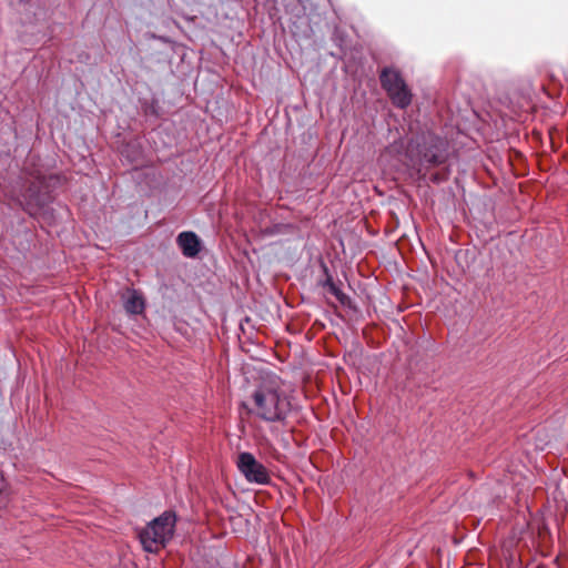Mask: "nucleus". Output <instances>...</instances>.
Segmentation results:
<instances>
[{"instance_id":"obj_9","label":"nucleus","mask_w":568,"mask_h":568,"mask_svg":"<svg viewBox=\"0 0 568 568\" xmlns=\"http://www.w3.org/2000/svg\"><path fill=\"white\" fill-rule=\"evenodd\" d=\"M326 285L328 286L329 292L333 293L339 301L343 300V294L341 293V291L336 287V285L333 282L327 280Z\"/></svg>"},{"instance_id":"obj_1","label":"nucleus","mask_w":568,"mask_h":568,"mask_svg":"<svg viewBox=\"0 0 568 568\" xmlns=\"http://www.w3.org/2000/svg\"><path fill=\"white\" fill-rule=\"evenodd\" d=\"M290 409L283 382L274 375L264 377L252 394L250 413L266 422H277L284 419Z\"/></svg>"},{"instance_id":"obj_5","label":"nucleus","mask_w":568,"mask_h":568,"mask_svg":"<svg viewBox=\"0 0 568 568\" xmlns=\"http://www.w3.org/2000/svg\"><path fill=\"white\" fill-rule=\"evenodd\" d=\"M236 465L247 481L258 485H265L270 481L267 469L251 453H241Z\"/></svg>"},{"instance_id":"obj_8","label":"nucleus","mask_w":568,"mask_h":568,"mask_svg":"<svg viewBox=\"0 0 568 568\" xmlns=\"http://www.w3.org/2000/svg\"><path fill=\"white\" fill-rule=\"evenodd\" d=\"M37 181L39 183V185H36L34 182H32V185L30 186L29 189V197L30 200H36L38 202V192H40V187H42V176L38 175L37 178Z\"/></svg>"},{"instance_id":"obj_3","label":"nucleus","mask_w":568,"mask_h":568,"mask_svg":"<svg viewBox=\"0 0 568 568\" xmlns=\"http://www.w3.org/2000/svg\"><path fill=\"white\" fill-rule=\"evenodd\" d=\"M175 527V516L164 513L153 519L139 532L141 545L145 551L156 552L171 540Z\"/></svg>"},{"instance_id":"obj_4","label":"nucleus","mask_w":568,"mask_h":568,"mask_svg":"<svg viewBox=\"0 0 568 568\" xmlns=\"http://www.w3.org/2000/svg\"><path fill=\"white\" fill-rule=\"evenodd\" d=\"M381 83L394 105L405 109L410 104L412 92L396 69H384L381 73Z\"/></svg>"},{"instance_id":"obj_6","label":"nucleus","mask_w":568,"mask_h":568,"mask_svg":"<svg viewBox=\"0 0 568 568\" xmlns=\"http://www.w3.org/2000/svg\"><path fill=\"white\" fill-rule=\"evenodd\" d=\"M178 245L186 257H195L201 251V241L194 232H182L176 239Z\"/></svg>"},{"instance_id":"obj_7","label":"nucleus","mask_w":568,"mask_h":568,"mask_svg":"<svg viewBox=\"0 0 568 568\" xmlns=\"http://www.w3.org/2000/svg\"><path fill=\"white\" fill-rule=\"evenodd\" d=\"M123 307L126 313L132 315L142 314L145 307L143 296L135 290H125L122 293Z\"/></svg>"},{"instance_id":"obj_2","label":"nucleus","mask_w":568,"mask_h":568,"mask_svg":"<svg viewBox=\"0 0 568 568\" xmlns=\"http://www.w3.org/2000/svg\"><path fill=\"white\" fill-rule=\"evenodd\" d=\"M382 161L387 162L396 170L403 166L420 171L423 165L437 163L440 161V158L435 153H423L419 144L414 145L409 143L406 145L403 140H395L382 154Z\"/></svg>"}]
</instances>
